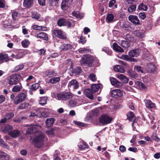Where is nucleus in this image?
Here are the masks:
<instances>
[{
    "instance_id": "obj_1",
    "label": "nucleus",
    "mask_w": 160,
    "mask_h": 160,
    "mask_svg": "<svg viewBox=\"0 0 160 160\" xmlns=\"http://www.w3.org/2000/svg\"><path fill=\"white\" fill-rule=\"evenodd\" d=\"M53 97L55 98L58 100H68L72 97V94L70 92H61L57 93L56 96L54 94Z\"/></svg>"
},
{
    "instance_id": "obj_2",
    "label": "nucleus",
    "mask_w": 160,
    "mask_h": 160,
    "mask_svg": "<svg viewBox=\"0 0 160 160\" xmlns=\"http://www.w3.org/2000/svg\"><path fill=\"white\" fill-rule=\"evenodd\" d=\"M44 138V135L43 134H39L34 137L33 142L36 147L40 148L43 146Z\"/></svg>"
},
{
    "instance_id": "obj_3",
    "label": "nucleus",
    "mask_w": 160,
    "mask_h": 160,
    "mask_svg": "<svg viewBox=\"0 0 160 160\" xmlns=\"http://www.w3.org/2000/svg\"><path fill=\"white\" fill-rule=\"evenodd\" d=\"M21 76L18 74L10 75L8 80V83L10 85H16L21 78Z\"/></svg>"
},
{
    "instance_id": "obj_4",
    "label": "nucleus",
    "mask_w": 160,
    "mask_h": 160,
    "mask_svg": "<svg viewBox=\"0 0 160 160\" xmlns=\"http://www.w3.org/2000/svg\"><path fill=\"white\" fill-rule=\"evenodd\" d=\"M93 61L92 57L88 54L83 55L80 61V62L82 65H87L90 66L92 63Z\"/></svg>"
},
{
    "instance_id": "obj_5",
    "label": "nucleus",
    "mask_w": 160,
    "mask_h": 160,
    "mask_svg": "<svg viewBox=\"0 0 160 160\" xmlns=\"http://www.w3.org/2000/svg\"><path fill=\"white\" fill-rule=\"evenodd\" d=\"M112 119L107 115H102L99 119V122L103 125H106L110 123Z\"/></svg>"
},
{
    "instance_id": "obj_6",
    "label": "nucleus",
    "mask_w": 160,
    "mask_h": 160,
    "mask_svg": "<svg viewBox=\"0 0 160 160\" xmlns=\"http://www.w3.org/2000/svg\"><path fill=\"white\" fill-rule=\"evenodd\" d=\"M53 33L57 37L62 39H65L67 38L65 33L60 29H56L53 31Z\"/></svg>"
},
{
    "instance_id": "obj_7",
    "label": "nucleus",
    "mask_w": 160,
    "mask_h": 160,
    "mask_svg": "<svg viewBox=\"0 0 160 160\" xmlns=\"http://www.w3.org/2000/svg\"><path fill=\"white\" fill-rule=\"evenodd\" d=\"M26 98V95L24 93H20L16 96L15 101V104L17 105L24 101Z\"/></svg>"
},
{
    "instance_id": "obj_8",
    "label": "nucleus",
    "mask_w": 160,
    "mask_h": 160,
    "mask_svg": "<svg viewBox=\"0 0 160 160\" xmlns=\"http://www.w3.org/2000/svg\"><path fill=\"white\" fill-rule=\"evenodd\" d=\"M68 87L70 88L77 89L79 87V83L77 80L73 79L69 82Z\"/></svg>"
},
{
    "instance_id": "obj_9",
    "label": "nucleus",
    "mask_w": 160,
    "mask_h": 160,
    "mask_svg": "<svg viewBox=\"0 0 160 160\" xmlns=\"http://www.w3.org/2000/svg\"><path fill=\"white\" fill-rule=\"evenodd\" d=\"M73 0H63L61 3L62 8L63 10H66L69 7Z\"/></svg>"
},
{
    "instance_id": "obj_10",
    "label": "nucleus",
    "mask_w": 160,
    "mask_h": 160,
    "mask_svg": "<svg viewBox=\"0 0 160 160\" xmlns=\"http://www.w3.org/2000/svg\"><path fill=\"white\" fill-rule=\"evenodd\" d=\"M14 116V114L13 113H9L5 115L3 118L2 119L0 122L1 123H4L7 122L9 119L12 118Z\"/></svg>"
},
{
    "instance_id": "obj_11",
    "label": "nucleus",
    "mask_w": 160,
    "mask_h": 160,
    "mask_svg": "<svg viewBox=\"0 0 160 160\" xmlns=\"http://www.w3.org/2000/svg\"><path fill=\"white\" fill-rule=\"evenodd\" d=\"M123 95L122 92L119 89H113L112 91V96L115 98L122 96Z\"/></svg>"
},
{
    "instance_id": "obj_12",
    "label": "nucleus",
    "mask_w": 160,
    "mask_h": 160,
    "mask_svg": "<svg viewBox=\"0 0 160 160\" xmlns=\"http://www.w3.org/2000/svg\"><path fill=\"white\" fill-rule=\"evenodd\" d=\"M129 21L135 25H139L140 24V21L137 16L131 15L128 17Z\"/></svg>"
},
{
    "instance_id": "obj_13",
    "label": "nucleus",
    "mask_w": 160,
    "mask_h": 160,
    "mask_svg": "<svg viewBox=\"0 0 160 160\" xmlns=\"http://www.w3.org/2000/svg\"><path fill=\"white\" fill-rule=\"evenodd\" d=\"M29 126L30 127L26 131L27 133L32 134L38 131L37 125H31Z\"/></svg>"
},
{
    "instance_id": "obj_14",
    "label": "nucleus",
    "mask_w": 160,
    "mask_h": 160,
    "mask_svg": "<svg viewBox=\"0 0 160 160\" xmlns=\"http://www.w3.org/2000/svg\"><path fill=\"white\" fill-rule=\"evenodd\" d=\"M9 135L13 138H17L20 136L21 135L20 132L17 129L11 130L9 133Z\"/></svg>"
},
{
    "instance_id": "obj_15",
    "label": "nucleus",
    "mask_w": 160,
    "mask_h": 160,
    "mask_svg": "<svg viewBox=\"0 0 160 160\" xmlns=\"http://www.w3.org/2000/svg\"><path fill=\"white\" fill-rule=\"evenodd\" d=\"M110 81L112 85L118 88H120L122 86V84L114 78L111 77Z\"/></svg>"
},
{
    "instance_id": "obj_16",
    "label": "nucleus",
    "mask_w": 160,
    "mask_h": 160,
    "mask_svg": "<svg viewBox=\"0 0 160 160\" xmlns=\"http://www.w3.org/2000/svg\"><path fill=\"white\" fill-rule=\"evenodd\" d=\"M140 53V51L138 49H137L129 52H128V55L131 57H137L139 56Z\"/></svg>"
},
{
    "instance_id": "obj_17",
    "label": "nucleus",
    "mask_w": 160,
    "mask_h": 160,
    "mask_svg": "<svg viewBox=\"0 0 160 160\" xmlns=\"http://www.w3.org/2000/svg\"><path fill=\"white\" fill-rule=\"evenodd\" d=\"M116 77L124 83H128L129 80L128 78L122 74H118L116 75Z\"/></svg>"
},
{
    "instance_id": "obj_18",
    "label": "nucleus",
    "mask_w": 160,
    "mask_h": 160,
    "mask_svg": "<svg viewBox=\"0 0 160 160\" xmlns=\"http://www.w3.org/2000/svg\"><path fill=\"white\" fill-rule=\"evenodd\" d=\"M72 48V45L70 44H63L60 46V48L61 50L66 51L69 50Z\"/></svg>"
},
{
    "instance_id": "obj_19",
    "label": "nucleus",
    "mask_w": 160,
    "mask_h": 160,
    "mask_svg": "<svg viewBox=\"0 0 160 160\" xmlns=\"http://www.w3.org/2000/svg\"><path fill=\"white\" fill-rule=\"evenodd\" d=\"M84 94L88 98L91 100L94 99L93 92L91 91L89 88H88L85 90L84 91Z\"/></svg>"
},
{
    "instance_id": "obj_20",
    "label": "nucleus",
    "mask_w": 160,
    "mask_h": 160,
    "mask_svg": "<svg viewBox=\"0 0 160 160\" xmlns=\"http://www.w3.org/2000/svg\"><path fill=\"white\" fill-rule=\"evenodd\" d=\"M144 102L146 107L148 108H152L155 107V104L149 100H145Z\"/></svg>"
},
{
    "instance_id": "obj_21",
    "label": "nucleus",
    "mask_w": 160,
    "mask_h": 160,
    "mask_svg": "<svg viewBox=\"0 0 160 160\" xmlns=\"http://www.w3.org/2000/svg\"><path fill=\"white\" fill-rule=\"evenodd\" d=\"M8 60V57L7 54H0V64L4 62H7Z\"/></svg>"
},
{
    "instance_id": "obj_22",
    "label": "nucleus",
    "mask_w": 160,
    "mask_h": 160,
    "mask_svg": "<svg viewBox=\"0 0 160 160\" xmlns=\"http://www.w3.org/2000/svg\"><path fill=\"white\" fill-rule=\"evenodd\" d=\"M10 157L9 155L5 152H0V160H9Z\"/></svg>"
},
{
    "instance_id": "obj_23",
    "label": "nucleus",
    "mask_w": 160,
    "mask_h": 160,
    "mask_svg": "<svg viewBox=\"0 0 160 160\" xmlns=\"http://www.w3.org/2000/svg\"><path fill=\"white\" fill-rule=\"evenodd\" d=\"M37 37L38 38H40L46 41L48 40V37L47 34L44 32L39 33L37 34Z\"/></svg>"
},
{
    "instance_id": "obj_24",
    "label": "nucleus",
    "mask_w": 160,
    "mask_h": 160,
    "mask_svg": "<svg viewBox=\"0 0 160 160\" xmlns=\"http://www.w3.org/2000/svg\"><path fill=\"white\" fill-rule=\"evenodd\" d=\"M114 70L116 72H119L121 73L124 72L125 70L122 66L117 65L115 66L114 68Z\"/></svg>"
},
{
    "instance_id": "obj_25",
    "label": "nucleus",
    "mask_w": 160,
    "mask_h": 160,
    "mask_svg": "<svg viewBox=\"0 0 160 160\" xmlns=\"http://www.w3.org/2000/svg\"><path fill=\"white\" fill-rule=\"evenodd\" d=\"M12 127L9 125H6L5 126L2 128V130L3 131L6 132H8L9 134V132L11 131L12 129Z\"/></svg>"
},
{
    "instance_id": "obj_26",
    "label": "nucleus",
    "mask_w": 160,
    "mask_h": 160,
    "mask_svg": "<svg viewBox=\"0 0 160 160\" xmlns=\"http://www.w3.org/2000/svg\"><path fill=\"white\" fill-rule=\"evenodd\" d=\"M113 49L117 52H124L123 49L116 42H114L113 44Z\"/></svg>"
},
{
    "instance_id": "obj_27",
    "label": "nucleus",
    "mask_w": 160,
    "mask_h": 160,
    "mask_svg": "<svg viewBox=\"0 0 160 160\" xmlns=\"http://www.w3.org/2000/svg\"><path fill=\"white\" fill-rule=\"evenodd\" d=\"M101 85L100 84L92 85L91 87V89L92 92H96L100 89Z\"/></svg>"
},
{
    "instance_id": "obj_28",
    "label": "nucleus",
    "mask_w": 160,
    "mask_h": 160,
    "mask_svg": "<svg viewBox=\"0 0 160 160\" xmlns=\"http://www.w3.org/2000/svg\"><path fill=\"white\" fill-rule=\"evenodd\" d=\"M54 119L53 118H47L46 121V124L47 127L52 126L54 122Z\"/></svg>"
},
{
    "instance_id": "obj_29",
    "label": "nucleus",
    "mask_w": 160,
    "mask_h": 160,
    "mask_svg": "<svg viewBox=\"0 0 160 160\" xmlns=\"http://www.w3.org/2000/svg\"><path fill=\"white\" fill-rule=\"evenodd\" d=\"M136 84L142 90H145L147 89V87L142 82L138 81L136 82Z\"/></svg>"
},
{
    "instance_id": "obj_30",
    "label": "nucleus",
    "mask_w": 160,
    "mask_h": 160,
    "mask_svg": "<svg viewBox=\"0 0 160 160\" xmlns=\"http://www.w3.org/2000/svg\"><path fill=\"white\" fill-rule=\"evenodd\" d=\"M33 1L30 0H24L23 5L26 8H29L33 4Z\"/></svg>"
},
{
    "instance_id": "obj_31",
    "label": "nucleus",
    "mask_w": 160,
    "mask_h": 160,
    "mask_svg": "<svg viewBox=\"0 0 160 160\" xmlns=\"http://www.w3.org/2000/svg\"><path fill=\"white\" fill-rule=\"evenodd\" d=\"M33 1L30 0H24L23 5L26 8H29L33 4Z\"/></svg>"
},
{
    "instance_id": "obj_32",
    "label": "nucleus",
    "mask_w": 160,
    "mask_h": 160,
    "mask_svg": "<svg viewBox=\"0 0 160 160\" xmlns=\"http://www.w3.org/2000/svg\"><path fill=\"white\" fill-rule=\"evenodd\" d=\"M60 78L59 77H53L50 78L48 80V83L52 84H56L60 81Z\"/></svg>"
},
{
    "instance_id": "obj_33",
    "label": "nucleus",
    "mask_w": 160,
    "mask_h": 160,
    "mask_svg": "<svg viewBox=\"0 0 160 160\" xmlns=\"http://www.w3.org/2000/svg\"><path fill=\"white\" fill-rule=\"evenodd\" d=\"M127 118L130 121L132 122L134 119L135 116L133 113L132 112H128L127 115Z\"/></svg>"
},
{
    "instance_id": "obj_34",
    "label": "nucleus",
    "mask_w": 160,
    "mask_h": 160,
    "mask_svg": "<svg viewBox=\"0 0 160 160\" xmlns=\"http://www.w3.org/2000/svg\"><path fill=\"white\" fill-rule=\"evenodd\" d=\"M66 23V20L63 18H61L59 19L58 21L57 24L58 26L61 27L63 26H65Z\"/></svg>"
},
{
    "instance_id": "obj_35",
    "label": "nucleus",
    "mask_w": 160,
    "mask_h": 160,
    "mask_svg": "<svg viewBox=\"0 0 160 160\" xmlns=\"http://www.w3.org/2000/svg\"><path fill=\"white\" fill-rule=\"evenodd\" d=\"M82 72V70L81 68L80 67H77L72 71V72L73 73L77 75L81 74Z\"/></svg>"
},
{
    "instance_id": "obj_36",
    "label": "nucleus",
    "mask_w": 160,
    "mask_h": 160,
    "mask_svg": "<svg viewBox=\"0 0 160 160\" xmlns=\"http://www.w3.org/2000/svg\"><path fill=\"white\" fill-rule=\"evenodd\" d=\"M78 146L79 148L82 149L88 148L89 146L84 142H81L78 144Z\"/></svg>"
},
{
    "instance_id": "obj_37",
    "label": "nucleus",
    "mask_w": 160,
    "mask_h": 160,
    "mask_svg": "<svg viewBox=\"0 0 160 160\" xmlns=\"http://www.w3.org/2000/svg\"><path fill=\"white\" fill-rule=\"evenodd\" d=\"M78 51L80 53H85L89 52L90 50L87 48H83L79 49L78 50Z\"/></svg>"
},
{
    "instance_id": "obj_38",
    "label": "nucleus",
    "mask_w": 160,
    "mask_h": 160,
    "mask_svg": "<svg viewBox=\"0 0 160 160\" xmlns=\"http://www.w3.org/2000/svg\"><path fill=\"white\" fill-rule=\"evenodd\" d=\"M114 17L112 14H108L106 17V21L108 22H111L113 21Z\"/></svg>"
},
{
    "instance_id": "obj_39",
    "label": "nucleus",
    "mask_w": 160,
    "mask_h": 160,
    "mask_svg": "<svg viewBox=\"0 0 160 160\" xmlns=\"http://www.w3.org/2000/svg\"><path fill=\"white\" fill-rule=\"evenodd\" d=\"M47 99L48 98L46 97L40 98L39 101V103L42 106L46 104L47 102Z\"/></svg>"
},
{
    "instance_id": "obj_40",
    "label": "nucleus",
    "mask_w": 160,
    "mask_h": 160,
    "mask_svg": "<svg viewBox=\"0 0 160 160\" xmlns=\"http://www.w3.org/2000/svg\"><path fill=\"white\" fill-rule=\"evenodd\" d=\"M22 88V85L20 84L19 85L14 86L12 89V91L14 92H19Z\"/></svg>"
},
{
    "instance_id": "obj_41",
    "label": "nucleus",
    "mask_w": 160,
    "mask_h": 160,
    "mask_svg": "<svg viewBox=\"0 0 160 160\" xmlns=\"http://www.w3.org/2000/svg\"><path fill=\"white\" fill-rule=\"evenodd\" d=\"M72 14L73 16L77 18H81L83 16V14L80 13L78 12L73 11L72 12Z\"/></svg>"
},
{
    "instance_id": "obj_42",
    "label": "nucleus",
    "mask_w": 160,
    "mask_h": 160,
    "mask_svg": "<svg viewBox=\"0 0 160 160\" xmlns=\"http://www.w3.org/2000/svg\"><path fill=\"white\" fill-rule=\"evenodd\" d=\"M45 74L47 76L51 77L54 75L55 74V72L53 70H49L46 72Z\"/></svg>"
},
{
    "instance_id": "obj_43",
    "label": "nucleus",
    "mask_w": 160,
    "mask_h": 160,
    "mask_svg": "<svg viewBox=\"0 0 160 160\" xmlns=\"http://www.w3.org/2000/svg\"><path fill=\"white\" fill-rule=\"evenodd\" d=\"M39 87V84L38 83H35L29 86V88L31 90H36Z\"/></svg>"
},
{
    "instance_id": "obj_44",
    "label": "nucleus",
    "mask_w": 160,
    "mask_h": 160,
    "mask_svg": "<svg viewBox=\"0 0 160 160\" xmlns=\"http://www.w3.org/2000/svg\"><path fill=\"white\" fill-rule=\"evenodd\" d=\"M39 14L36 12H32L31 14V17L32 18L38 19L40 18Z\"/></svg>"
},
{
    "instance_id": "obj_45",
    "label": "nucleus",
    "mask_w": 160,
    "mask_h": 160,
    "mask_svg": "<svg viewBox=\"0 0 160 160\" xmlns=\"http://www.w3.org/2000/svg\"><path fill=\"white\" fill-rule=\"evenodd\" d=\"M121 45L125 48H127L130 45L128 41H122L121 43Z\"/></svg>"
},
{
    "instance_id": "obj_46",
    "label": "nucleus",
    "mask_w": 160,
    "mask_h": 160,
    "mask_svg": "<svg viewBox=\"0 0 160 160\" xmlns=\"http://www.w3.org/2000/svg\"><path fill=\"white\" fill-rule=\"evenodd\" d=\"M155 69V67L154 65L150 63L148 66V70L149 72H153Z\"/></svg>"
},
{
    "instance_id": "obj_47",
    "label": "nucleus",
    "mask_w": 160,
    "mask_h": 160,
    "mask_svg": "<svg viewBox=\"0 0 160 160\" xmlns=\"http://www.w3.org/2000/svg\"><path fill=\"white\" fill-rule=\"evenodd\" d=\"M135 34L136 36L140 38H142L144 36V32L141 31L137 32Z\"/></svg>"
},
{
    "instance_id": "obj_48",
    "label": "nucleus",
    "mask_w": 160,
    "mask_h": 160,
    "mask_svg": "<svg viewBox=\"0 0 160 160\" xmlns=\"http://www.w3.org/2000/svg\"><path fill=\"white\" fill-rule=\"evenodd\" d=\"M24 67V65L23 64L17 66L14 68V71L16 72H18L23 69Z\"/></svg>"
},
{
    "instance_id": "obj_49",
    "label": "nucleus",
    "mask_w": 160,
    "mask_h": 160,
    "mask_svg": "<svg viewBox=\"0 0 160 160\" xmlns=\"http://www.w3.org/2000/svg\"><path fill=\"white\" fill-rule=\"evenodd\" d=\"M136 8V6L135 4H132L129 7L128 9V11L129 12H132L135 11Z\"/></svg>"
},
{
    "instance_id": "obj_50",
    "label": "nucleus",
    "mask_w": 160,
    "mask_h": 160,
    "mask_svg": "<svg viewBox=\"0 0 160 160\" xmlns=\"http://www.w3.org/2000/svg\"><path fill=\"white\" fill-rule=\"evenodd\" d=\"M69 103L71 107H73L76 106L77 102L76 100H72L69 101Z\"/></svg>"
},
{
    "instance_id": "obj_51",
    "label": "nucleus",
    "mask_w": 160,
    "mask_h": 160,
    "mask_svg": "<svg viewBox=\"0 0 160 160\" xmlns=\"http://www.w3.org/2000/svg\"><path fill=\"white\" fill-rule=\"evenodd\" d=\"M148 7L146 5H144L143 3L141 4L138 7V9L140 10H142L144 11H146L148 9Z\"/></svg>"
},
{
    "instance_id": "obj_52",
    "label": "nucleus",
    "mask_w": 160,
    "mask_h": 160,
    "mask_svg": "<svg viewBox=\"0 0 160 160\" xmlns=\"http://www.w3.org/2000/svg\"><path fill=\"white\" fill-rule=\"evenodd\" d=\"M28 104L26 103H24L21 104L18 107V108L20 109H23L27 107H28Z\"/></svg>"
},
{
    "instance_id": "obj_53",
    "label": "nucleus",
    "mask_w": 160,
    "mask_h": 160,
    "mask_svg": "<svg viewBox=\"0 0 160 160\" xmlns=\"http://www.w3.org/2000/svg\"><path fill=\"white\" fill-rule=\"evenodd\" d=\"M54 132L52 128H50L46 131V133L49 136H52L53 135Z\"/></svg>"
},
{
    "instance_id": "obj_54",
    "label": "nucleus",
    "mask_w": 160,
    "mask_h": 160,
    "mask_svg": "<svg viewBox=\"0 0 160 160\" xmlns=\"http://www.w3.org/2000/svg\"><path fill=\"white\" fill-rule=\"evenodd\" d=\"M0 145L2 147H4L7 149H9V146L7 144H6L2 139L0 138Z\"/></svg>"
},
{
    "instance_id": "obj_55",
    "label": "nucleus",
    "mask_w": 160,
    "mask_h": 160,
    "mask_svg": "<svg viewBox=\"0 0 160 160\" xmlns=\"http://www.w3.org/2000/svg\"><path fill=\"white\" fill-rule=\"evenodd\" d=\"M29 41L28 40H24L22 41V44L24 48H26L29 44Z\"/></svg>"
},
{
    "instance_id": "obj_56",
    "label": "nucleus",
    "mask_w": 160,
    "mask_h": 160,
    "mask_svg": "<svg viewBox=\"0 0 160 160\" xmlns=\"http://www.w3.org/2000/svg\"><path fill=\"white\" fill-rule=\"evenodd\" d=\"M19 14L17 12H14L12 13V17L14 20H16Z\"/></svg>"
},
{
    "instance_id": "obj_57",
    "label": "nucleus",
    "mask_w": 160,
    "mask_h": 160,
    "mask_svg": "<svg viewBox=\"0 0 160 160\" xmlns=\"http://www.w3.org/2000/svg\"><path fill=\"white\" fill-rule=\"evenodd\" d=\"M90 80L93 82H95L96 80L95 75L93 73L90 74L88 77Z\"/></svg>"
},
{
    "instance_id": "obj_58",
    "label": "nucleus",
    "mask_w": 160,
    "mask_h": 160,
    "mask_svg": "<svg viewBox=\"0 0 160 160\" xmlns=\"http://www.w3.org/2000/svg\"><path fill=\"white\" fill-rule=\"evenodd\" d=\"M134 68L135 70H137L138 72H143L142 68L140 66H135Z\"/></svg>"
},
{
    "instance_id": "obj_59",
    "label": "nucleus",
    "mask_w": 160,
    "mask_h": 160,
    "mask_svg": "<svg viewBox=\"0 0 160 160\" xmlns=\"http://www.w3.org/2000/svg\"><path fill=\"white\" fill-rule=\"evenodd\" d=\"M35 78V77L33 76L32 75L29 76L26 80V81L27 82V85L29 86V82H30L32 80L34 79Z\"/></svg>"
},
{
    "instance_id": "obj_60",
    "label": "nucleus",
    "mask_w": 160,
    "mask_h": 160,
    "mask_svg": "<svg viewBox=\"0 0 160 160\" xmlns=\"http://www.w3.org/2000/svg\"><path fill=\"white\" fill-rule=\"evenodd\" d=\"M151 138L156 142H159L160 141V139L156 136L155 134H153L152 135Z\"/></svg>"
},
{
    "instance_id": "obj_61",
    "label": "nucleus",
    "mask_w": 160,
    "mask_h": 160,
    "mask_svg": "<svg viewBox=\"0 0 160 160\" xmlns=\"http://www.w3.org/2000/svg\"><path fill=\"white\" fill-rule=\"evenodd\" d=\"M58 0H49L50 4L52 6H56L58 3Z\"/></svg>"
},
{
    "instance_id": "obj_62",
    "label": "nucleus",
    "mask_w": 160,
    "mask_h": 160,
    "mask_svg": "<svg viewBox=\"0 0 160 160\" xmlns=\"http://www.w3.org/2000/svg\"><path fill=\"white\" fill-rule=\"evenodd\" d=\"M130 58L128 55H122L121 57V58L123 60L126 61H129Z\"/></svg>"
},
{
    "instance_id": "obj_63",
    "label": "nucleus",
    "mask_w": 160,
    "mask_h": 160,
    "mask_svg": "<svg viewBox=\"0 0 160 160\" xmlns=\"http://www.w3.org/2000/svg\"><path fill=\"white\" fill-rule=\"evenodd\" d=\"M102 51L103 52H104L108 54H109L111 53V52H110L108 48L107 47H104L102 48Z\"/></svg>"
},
{
    "instance_id": "obj_64",
    "label": "nucleus",
    "mask_w": 160,
    "mask_h": 160,
    "mask_svg": "<svg viewBox=\"0 0 160 160\" xmlns=\"http://www.w3.org/2000/svg\"><path fill=\"white\" fill-rule=\"evenodd\" d=\"M115 2L116 0H110L109 3V7H112L114 5Z\"/></svg>"
}]
</instances>
